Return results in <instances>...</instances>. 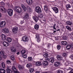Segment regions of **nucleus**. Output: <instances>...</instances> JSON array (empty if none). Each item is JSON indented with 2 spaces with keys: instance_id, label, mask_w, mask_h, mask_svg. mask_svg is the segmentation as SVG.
Returning a JSON list of instances; mask_svg holds the SVG:
<instances>
[{
  "instance_id": "nucleus-1",
  "label": "nucleus",
  "mask_w": 73,
  "mask_h": 73,
  "mask_svg": "<svg viewBox=\"0 0 73 73\" xmlns=\"http://www.w3.org/2000/svg\"><path fill=\"white\" fill-rule=\"evenodd\" d=\"M15 11H16V12L17 13H21L22 10H21V8L19 6H16L14 7Z\"/></svg>"
},
{
  "instance_id": "nucleus-2",
  "label": "nucleus",
  "mask_w": 73,
  "mask_h": 73,
  "mask_svg": "<svg viewBox=\"0 0 73 73\" xmlns=\"http://www.w3.org/2000/svg\"><path fill=\"white\" fill-rule=\"evenodd\" d=\"M7 13L10 16H12L13 15V10L11 9H8L7 11Z\"/></svg>"
},
{
  "instance_id": "nucleus-3",
  "label": "nucleus",
  "mask_w": 73,
  "mask_h": 73,
  "mask_svg": "<svg viewBox=\"0 0 73 73\" xmlns=\"http://www.w3.org/2000/svg\"><path fill=\"white\" fill-rule=\"evenodd\" d=\"M35 11L37 13L41 12V9L38 6L35 7Z\"/></svg>"
},
{
  "instance_id": "nucleus-4",
  "label": "nucleus",
  "mask_w": 73,
  "mask_h": 73,
  "mask_svg": "<svg viewBox=\"0 0 73 73\" xmlns=\"http://www.w3.org/2000/svg\"><path fill=\"white\" fill-rule=\"evenodd\" d=\"M28 37H27V36H24L22 38V40L21 41H24L25 42H26V41H28Z\"/></svg>"
},
{
  "instance_id": "nucleus-5",
  "label": "nucleus",
  "mask_w": 73,
  "mask_h": 73,
  "mask_svg": "<svg viewBox=\"0 0 73 73\" xmlns=\"http://www.w3.org/2000/svg\"><path fill=\"white\" fill-rule=\"evenodd\" d=\"M52 9L55 13H58L59 10L58 8L56 7H54Z\"/></svg>"
},
{
  "instance_id": "nucleus-6",
  "label": "nucleus",
  "mask_w": 73,
  "mask_h": 73,
  "mask_svg": "<svg viewBox=\"0 0 73 73\" xmlns=\"http://www.w3.org/2000/svg\"><path fill=\"white\" fill-rule=\"evenodd\" d=\"M36 38H37V41L38 42H40L41 41V38L38 35H36Z\"/></svg>"
},
{
  "instance_id": "nucleus-7",
  "label": "nucleus",
  "mask_w": 73,
  "mask_h": 73,
  "mask_svg": "<svg viewBox=\"0 0 73 73\" xmlns=\"http://www.w3.org/2000/svg\"><path fill=\"white\" fill-rule=\"evenodd\" d=\"M5 21H2L0 23V27H4L5 25Z\"/></svg>"
},
{
  "instance_id": "nucleus-8",
  "label": "nucleus",
  "mask_w": 73,
  "mask_h": 73,
  "mask_svg": "<svg viewBox=\"0 0 73 73\" xmlns=\"http://www.w3.org/2000/svg\"><path fill=\"white\" fill-rule=\"evenodd\" d=\"M26 1L28 5H32L33 4L32 0H26Z\"/></svg>"
},
{
  "instance_id": "nucleus-9",
  "label": "nucleus",
  "mask_w": 73,
  "mask_h": 73,
  "mask_svg": "<svg viewBox=\"0 0 73 73\" xmlns=\"http://www.w3.org/2000/svg\"><path fill=\"white\" fill-rule=\"evenodd\" d=\"M12 70L13 72H14V73H20L19 72L17 71L16 68L14 66H13L12 67Z\"/></svg>"
},
{
  "instance_id": "nucleus-10",
  "label": "nucleus",
  "mask_w": 73,
  "mask_h": 73,
  "mask_svg": "<svg viewBox=\"0 0 73 73\" xmlns=\"http://www.w3.org/2000/svg\"><path fill=\"white\" fill-rule=\"evenodd\" d=\"M2 31L3 32H4V33H8V32H9V30L8 29L5 28L2 29Z\"/></svg>"
},
{
  "instance_id": "nucleus-11",
  "label": "nucleus",
  "mask_w": 73,
  "mask_h": 73,
  "mask_svg": "<svg viewBox=\"0 0 73 73\" xmlns=\"http://www.w3.org/2000/svg\"><path fill=\"white\" fill-rule=\"evenodd\" d=\"M3 45L4 46H9V43L5 41H4L3 42Z\"/></svg>"
},
{
  "instance_id": "nucleus-12",
  "label": "nucleus",
  "mask_w": 73,
  "mask_h": 73,
  "mask_svg": "<svg viewBox=\"0 0 73 73\" xmlns=\"http://www.w3.org/2000/svg\"><path fill=\"white\" fill-rule=\"evenodd\" d=\"M1 36L2 40H3V41L4 40H6L7 39V38L6 37V36H5V35L2 34Z\"/></svg>"
},
{
  "instance_id": "nucleus-13",
  "label": "nucleus",
  "mask_w": 73,
  "mask_h": 73,
  "mask_svg": "<svg viewBox=\"0 0 73 73\" xmlns=\"http://www.w3.org/2000/svg\"><path fill=\"white\" fill-rule=\"evenodd\" d=\"M46 21V19H45V17H43L42 20L40 21V22L42 23H45Z\"/></svg>"
},
{
  "instance_id": "nucleus-14",
  "label": "nucleus",
  "mask_w": 73,
  "mask_h": 73,
  "mask_svg": "<svg viewBox=\"0 0 73 73\" xmlns=\"http://www.w3.org/2000/svg\"><path fill=\"white\" fill-rule=\"evenodd\" d=\"M33 18L35 22H37V21H38V18H37V17L35 16H34L33 17Z\"/></svg>"
},
{
  "instance_id": "nucleus-15",
  "label": "nucleus",
  "mask_w": 73,
  "mask_h": 73,
  "mask_svg": "<svg viewBox=\"0 0 73 73\" xmlns=\"http://www.w3.org/2000/svg\"><path fill=\"white\" fill-rule=\"evenodd\" d=\"M54 58L53 57L50 58L49 60V61L51 62H54Z\"/></svg>"
},
{
  "instance_id": "nucleus-16",
  "label": "nucleus",
  "mask_w": 73,
  "mask_h": 73,
  "mask_svg": "<svg viewBox=\"0 0 73 73\" xmlns=\"http://www.w3.org/2000/svg\"><path fill=\"white\" fill-rule=\"evenodd\" d=\"M27 9L28 11L30 12H32V9H31V8L28 6H27Z\"/></svg>"
},
{
  "instance_id": "nucleus-17",
  "label": "nucleus",
  "mask_w": 73,
  "mask_h": 73,
  "mask_svg": "<svg viewBox=\"0 0 73 73\" xmlns=\"http://www.w3.org/2000/svg\"><path fill=\"white\" fill-rule=\"evenodd\" d=\"M56 58L58 60H61L63 58L60 55H57Z\"/></svg>"
},
{
  "instance_id": "nucleus-18",
  "label": "nucleus",
  "mask_w": 73,
  "mask_h": 73,
  "mask_svg": "<svg viewBox=\"0 0 73 73\" xmlns=\"http://www.w3.org/2000/svg\"><path fill=\"white\" fill-rule=\"evenodd\" d=\"M5 9L3 7H2L1 6H0V11L2 12H4V11L5 10Z\"/></svg>"
},
{
  "instance_id": "nucleus-19",
  "label": "nucleus",
  "mask_w": 73,
  "mask_h": 73,
  "mask_svg": "<svg viewBox=\"0 0 73 73\" xmlns=\"http://www.w3.org/2000/svg\"><path fill=\"white\" fill-rule=\"evenodd\" d=\"M21 7H22L24 11H25L27 10V7L23 4H21Z\"/></svg>"
},
{
  "instance_id": "nucleus-20",
  "label": "nucleus",
  "mask_w": 73,
  "mask_h": 73,
  "mask_svg": "<svg viewBox=\"0 0 73 73\" xmlns=\"http://www.w3.org/2000/svg\"><path fill=\"white\" fill-rule=\"evenodd\" d=\"M0 73H5V70L3 68L0 69Z\"/></svg>"
},
{
  "instance_id": "nucleus-21",
  "label": "nucleus",
  "mask_w": 73,
  "mask_h": 73,
  "mask_svg": "<svg viewBox=\"0 0 73 73\" xmlns=\"http://www.w3.org/2000/svg\"><path fill=\"white\" fill-rule=\"evenodd\" d=\"M6 40L7 41H8V42H11L12 41V39L9 37L7 38Z\"/></svg>"
},
{
  "instance_id": "nucleus-22",
  "label": "nucleus",
  "mask_w": 73,
  "mask_h": 73,
  "mask_svg": "<svg viewBox=\"0 0 73 73\" xmlns=\"http://www.w3.org/2000/svg\"><path fill=\"white\" fill-rule=\"evenodd\" d=\"M27 67L29 69L31 68L32 67V64H27Z\"/></svg>"
},
{
  "instance_id": "nucleus-23",
  "label": "nucleus",
  "mask_w": 73,
  "mask_h": 73,
  "mask_svg": "<svg viewBox=\"0 0 73 73\" xmlns=\"http://www.w3.org/2000/svg\"><path fill=\"white\" fill-rule=\"evenodd\" d=\"M11 52H16V49H15L13 47H11Z\"/></svg>"
},
{
  "instance_id": "nucleus-24",
  "label": "nucleus",
  "mask_w": 73,
  "mask_h": 73,
  "mask_svg": "<svg viewBox=\"0 0 73 73\" xmlns=\"http://www.w3.org/2000/svg\"><path fill=\"white\" fill-rule=\"evenodd\" d=\"M35 64L36 66H39L41 65V62H37Z\"/></svg>"
},
{
  "instance_id": "nucleus-25",
  "label": "nucleus",
  "mask_w": 73,
  "mask_h": 73,
  "mask_svg": "<svg viewBox=\"0 0 73 73\" xmlns=\"http://www.w3.org/2000/svg\"><path fill=\"white\" fill-rule=\"evenodd\" d=\"M61 43L63 45H65L67 44V42L65 41H62Z\"/></svg>"
},
{
  "instance_id": "nucleus-26",
  "label": "nucleus",
  "mask_w": 73,
  "mask_h": 73,
  "mask_svg": "<svg viewBox=\"0 0 73 73\" xmlns=\"http://www.w3.org/2000/svg\"><path fill=\"white\" fill-rule=\"evenodd\" d=\"M34 28L35 29H38V28H39V26L38 25L36 24L34 26Z\"/></svg>"
},
{
  "instance_id": "nucleus-27",
  "label": "nucleus",
  "mask_w": 73,
  "mask_h": 73,
  "mask_svg": "<svg viewBox=\"0 0 73 73\" xmlns=\"http://www.w3.org/2000/svg\"><path fill=\"white\" fill-rule=\"evenodd\" d=\"M17 29H18L17 27H15L12 29L13 32H15V31H17Z\"/></svg>"
},
{
  "instance_id": "nucleus-28",
  "label": "nucleus",
  "mask_w": 73,
  "mask_h": 73,
  "mask_svg": "<svg viewBox=\"0 0 73 73\" xmlns=\"http://www.w3.org/2000/svg\"><path fill=\"white\" fill-rule=\"evenodd\" d=\"M28 13H26L25 16L24 18L25 19H27H27H28Z\"/></svg>"
},
{
  "instance_id": "nucleus-29",
  "label": "nucleus",
  "mask_w": 73,
  "mask_h": 73,
  "mask_svg": "<svg viewBox=\"0 0 73 73\" xmlns=\"http://www.w3.org/2000/svg\"><path fill=\"white\" fill-rule=\"evenodd\" d=\"M43 64L44 66H46L48 64V62L47 61H44L43 63Z\"/></svg>"
},
{
  "instance_id": "nucleus-30",
  "label": "nucleus",
  "mask_w": 73,
  "mask_h": 73,
  "mask_svg": "<svg viewBox=\"0 0 73 73\" xmlns=\"http://www.w3.org/2000/svg\"><path fill=\"white\" fill-rule=\"evenodd\" d=\"M66 24H67V25H72V22L70 21H67L66 22Z\"/></svg>"
},
{
  "instance_id": "nucleus-31",
  "label": "nucleus",
  "mask_w": 73,
  "mask_h": 73,
  "mask_svg": "<svg viewBox=\"0 0 73 73\" xmlns=\"http://www.w3.org/2000/svg\"><path fill=\"white\" fill-rule=\"evenodd\" d=\"M7 72L8 73H12V71L11 70L9 69V68H7L6 70Z\"/></svg>"
},
{
  "instance_id": "nucleus-32",
  "label": "nucleus",
  "mask_w": 73,
  "mask_h": 73,
  "mask_svg": "<svg viewBox=\"0 0 73 73\" xmlns=\"http://www.w3.org/2000/svg\"><path fill=\"white\" fill-rule=\"evenodd\" d=\"M54 65L55 66H57L59 65V63L58 62H56L54 63Z\"/></svg>"
},
{
  "instance_id": "nucleus-33",
  "label": "nucleus",
  "mask_w": 73,
  "mask_h": 73,
  "mask_svg": "<svg viewBox=\"0 0 73 73\" xmlns=\"http://www.w3.org/2000/svg\"><path fill=\"white\" fill-rule=\"evenodd\" d=\"M71 48V45H68L66 46V48L67 49H69Z\"/></svg>"
},
{
  "instance_id": "nucleus-34",
  "label": "nucleus",
  "mask_w": 73,
  "mask_h": 73,
  "mask_svg": "<svg viewBox=\"0 0 73 73\" xmlns=\"http://www.w3.org/2000/svg\"><path fill=\"white\" fill-rule=\"evenodd\" d=\"M1 65L2 66V68H4L5 67V63L4 62H2L1 63Z\"/></svg>"
},
{
  "instance_id": "nucleus-35",
  "label": "nucleus",
  "mask_w": 73,
  "mask_h": 73,
  "mask_svg": "<svg viewBox=\"0 0 73 73\" xmlns=\"http://www.w3.org/2000/svg\"><path fill=\"white\" fill-rule=\"evenodd\" d=\"M66 28L67 29H68V30H69V31H72L71 28H70V27L68 26H66Z\"/></svg>"
},
{
  "instance_id": "nucleus-36",
  "label": "nucleus",
  "mask_w": 73,
  "mask_h": 73,
  "mask_svg": "<svg viewBox=\"0 0 73 73\" xmlns=\"http://www.w3.org/2000/svg\"><path fill=\"white\" fill-rule=\"evenodd\" d=\"M71 5L69 4H67L66 5V7L67 8H71Z\"/></svg>"
},
{
  "instance_id": "nucleus-37",
  "label": "nucleus",
  "mask_w": 73,
  "mask_h": 73,
  "mask_svg": "<svg viewBox=\"0 0 73 73\" xmlns=\"http://www.w3.org/2000/svg\"><path fill=\"white\" fill-rule=\"evenodd\" d=\"M25 52H26V51H25V50H23L21 52V54H22L23 55L24 54V53H25Z\"/></svg>"
},
{
  "instance_id": "nucleus-38",
  "label": "nucleus",
  "mask_w": 73,
  "mask_h": 73,
  "mask_svg": "<svg viewBox=\"0 0 73 73\" xmlns=\"http://www.w3.org/2000/svg\"><path fill=\"white\" fill-rule=\"evenodd\" d=\"M48 6L45 5L44 6V9L45 11H47L48 10Z\"/></svg>"
},
{
  "instance_id": "nucleus-39",
  "label": "nucleus",
  "mask_w": 73,
  "mask_h": 73,
  "mask_svg": "<svg viewBox=\"0 0 73 73\" xmlns=\"http://www.w3.org/2000/svg\"><path fill=\"white\" fill-rule=\"evenodd\" d=\"M11 58L12 60H13V61H14V60H15V57L13 55H12L11 57Z\"/></svg>"
},
{
  "instance_id": "nucleus-40",
  "label": "nucleus",
  "mask_w": 73,
  "mask_h": 73,
  "mask_svg": "<svg viewBox=\"0 0 73 73\" xmlns=\"http://www.w3.org/2000/svg\"><path fill=\"white\" fill-rule=\"evenodd\" d=\"M57 48L58 50H60L61 49V46L60 45H58L57 46Z\"/></svg>"
},
{
  "instance_id": "nucleus-41",
  "label": "nucleus",
  "mask_w": 73,
  "mask_h": 73,
  "mask_svg": "<svg viewBox=\"0 0 73 73\" xmlns=\"http://www.w3.org/2000/svg\"><path fill=\"white\" fill-rule=\"evenodd\" d=\"M0 54L1 55L3 56L4 55V51H1L0 52Z\"/></svg>"
},
{
  "instance_id": "nucleus-42",
  "label": "nucleus",
  "mask_w": 73,
  "mask_h": 73,
  "mask_svg": "<svg viewBox=\"0 0 73 73\" xmlns=\"http://www.w3.org/2000/svg\"><path fill=\"white\" fill-rule=\"evenodd\" d=\"M43 56L45 57H48V54L47 53H46L43 55Z\"/></svg>"
},
{
  "instance_id": "nucleus-43",
  "label": "nucleus",
  "mask_w": 73,
  "mask_h": 73,
  "mask_svg": "<svg viewBox=\"0 0 73 73\" xmlns=\"http://www.w3.org/2000/svg\"><path fill=\"white\" fill-rule=\"evenodd\" d=\"M28 59L29 61H32V57H29Z\"/></svg>"
},
{
  "instance_id": "nucleus-44",
  "label": "nucleus",
  "mask_w": 73,
  "mask_h": 73,
  "mask_svg": "<svg viewBox=\"0 0 73 73\" xmlns=\"http://www.w3.org/2000/svg\"><path fill=\"white\" fill-rule=\"evenodd\" d=\"M69 64H70L69 63V62H66L65 64V65H66V66H68L69 65Z\"/></svg>"
},
{
  "instance_id": "nucleus-45",
  "label": "nucleus",
  "mask_w": 73,
  "mask_h": 73,
  "mask_svg": "<svg viewBox=\"0 0 73 73\" xmlns=\"http://www.w3.org/2000/svg\"><path fill=\"white\" fill-rule=\"evenodd\" d=\"M22 56L23 57H24V58H27V55L25 54H23Z\"/></svg>"
},
{
  "instance_id": "nucleus-46",
  "label": "nucleus",
  "mask_w": 73,
  "mask_h": 73,
  "mask_svg": "<svg viewBox=\"0 0 73 73\" xmlns=\"http://www.w3.org/2000/svg\"><path fill=\"white\" fill-rule=\"evenodd\" d=\"M30 72H33V71H34V69L33 68H31L30 69Z\"/></svg>"
},
{
  "instance_id": "nucleus-47",
  "label": "nucleus",
  "mask_w": 73,
  "mask_h": 73,
  "mask_svg": "<svg viewBox=\"0 0 73 73\" xmlns=\"http://www.w3.org/2000/svg\"><path fill=\"white\" fill-rule=\"evenodd\" d=\"M57 73H63V72L61 70H58L57 71Z\"/></svg>"
},
{
  "instance_id": "nucleus-48",
  "label": "nucleus",
  "mask_w": 73,
  "mask_h": 73,
  "mask_svg": "<svg viewBox=\"0 0 73 73\" xmlns=\"http://www.w3.org/2000/svg\"><path fill=\"white\" fill-rule=\"evenodd\" d=\"M62 56L63 57H66V53H63Z\"/></svg>"
},
{
  "instance_id": "nucleus-49",
  "label": "nucleus",
  "mask_w": 73,
  "mask_h": 73,
  "mask_svg": "<svg viewBox=\"0 0 73 73\" xmlns=\"http://www.w3.org/2000/svg\"><path fill=\"white\" fill-rule=\"evenodd\" d=\"M42 17H43V15H42V14H41L40 15L39 18L42 19L43 18Z\"/></svg>"
},
{
  "instance_id": "nucleus-50",
  "label": "nucleus",
  "mask_w": 73,
  "mask_h": 73,
  "mask_svg": "<svg viewBox=\"0 0 73 73\" xmlns=\"http://www.w3.org/2000/svg\"><path fill=\"white\" fill-rule=\"evenodd\" d=\"M18 67L19 69H23L22 66H20V65H19L18 66Z\"/></svg>"
},
{
  "instance_id": "nucleus-51",
  "label": "nucleus",
  "mask_w": 73,
  "mask_h": 73,
  "mask_svg": "<svg viewBox=\"0 0 73 73\" xmlns=\"http://www.w3.org/2000/svg\"><path fill=\"white\" fill-rule=\"evenodd\" d=\"M51 45V44H48L47 45V46L48 48H50V47Z\"/></svg>"
},
{
  "instance_id": "nucleus-52",
  "label": "nucleus",
  "mask_w": 73,
  "mask_h": 73,
  "mask_svg": "<svg viewBox=\"0 0 73 73\" xmlns=\"http://www.w3.org/2000/svg\"><path fill=\"white\" fill-rule=\"evenodd\" d=\"M70 57L71 58L72 60H73V55H71L70 56Z\"/></svg>"
},
{
  "instance_id": "nucleus-53",
  "label": "nucleus",
  "mask_w": 73,
  "mask_h": 73,
  "mask_svg": "<svg viewBox=\"0 0 73 73\" xmlns=\"http://www.w3.org/2000/svg\"><path fill=\"white\" fill-rule=\"evenodd\" d=\"M63 39L64 40H66L67 39V37L66 36H64L63 37Z\"/></svg>"
},
{
  "instance_id": "nucleus-54",
  "label": "nucleus",
  "mask_w": 73,
  "mask_h": 73,
  "mask_svg": "<svg viewBox=\"0 0 73 73\" xmlns=\"http://www.w3.org/2000/svg\"><path fill=\"white\" fill-rule=\"evenodd\" d=\"M7 64H10L11 63V61L9 60H7Z\"/></svg>"
},
{
  "instance_id": "nucleus-55",
  "label": "nucleus",
  "mask_w": 73,
  "mask_h": 73,
  "mask_svg": "<svg viewBox=\"0 0 73 73\" xmlns=\"http://www.w3.org/2000/svg\"><path fill=\"white\" fill-rule=\"evenodd\" d=\"M3 57L4 58H6V57H7V56L5 55H3Z\"/></svg>"
},
{
  "instance_id": "nucleus-56",
  "label": "nucleus",
  "mask_w": 73,
  "mask_h": 73,
  "mask_svg": "<svg viewBox=\"0 0 73 73\" xmlns=\"http://www.w3.org/2000/svg\"><path fill=\"white\" fill-rule=\"evenodd\" d=\"M68 73H73V70H71Z\"/></svg>"
},
{
  "instance_id": "nucleus-57",
  "label": "nucleus",
  "mask_w": 73,
  "mask_h": 73,
  "mask_svg": "<svg viewBox=\"0 0 73 73\" xmlns=\"http://www.w3.org/2000/svg\"><path fill=\"white\" fill-rule=\"evenodd\" d=\"M49 20L50 21H52V18H49Z\"/></svg>"
},
{
  "instance_id": "nucleus-58",
  "label": "nucleus",
  "mask_w": 73,
  "mask_h": 73,
  "mask_svg": "<svg viewBox=\"0 0 73 73\" xmlns=\"http://www.w3.org/2000/svg\"><path fill=\"white\" fill-rule=\"evenodd\" d=\"M24 23V22H23V21H21V24H23V23Z\"/></svg>"
},
{
  "instance_id": "nucleus-59",
  "label": "nucleus",
  "mask_w": 73,
  "mask_h": 73,
  "mask_svg": "<svg viewBox=\"0 0 73 73\" xmlns=\"http://www.w3.org/2000/svg\"><path fill=\"white\" fill-rule=\"evenodd\" d=\"M2 60V57L1 56H0V61H1Z\"/></svg>"
},
{
  "instance_id": "nucleus-60",
  "label": "nucleus",
  "mask_w": 73,
  "mask_h": 73,
  "mask_svg": "<svg viewBox=\"0 0 73 73\" xmlns=\"http://www.w3.org/2000/svg\"><path fill=\"white\" fill-rule=\"evenodd\" d=\"M35 73H40V72L38 71H36V72Z\"/></svg>"
},
{
  "instance_id": "nucleus-61",
  "label": "nucleus",
  "mask_w": 73,
  "mask_h": 73,
  "mask_svg": "<svg viewBox=\"0 0 73 73\" xmlns=\"http://www.w3.org/2000/svg\"><path fill=\"white\" fill-rule=\"evenodd\" d=\"M55 26H56V24H55L54 25H53V27L54 28L55 27Z\"/></svg>"
},
{
  "instance_id": "nucleus-62",
  "label": "nucleus",
  "mask_w": 73,
  "mask_h": 73,
  "mask_svg": "<svg viewBox=\"0 0 73 73\" xmlns=\"http://www.w3.org/2000/svg\"><path fill=\"white\" fill-rule=\"evenodd\" d=\"M19 53H20V52H18L17 53V54H19Z\"/></svg>"
},
{
  "instance_id": "nucleus-63",
  "label": "nucleus",
  "mask_w": 73,
  "mask_h": 73,
  "mask_svg": "<svg viewBox=\"0 0 73 73\" xmlns=\"http://www.w3.org/2000/svg\"><path fill=\"white\" fill-rule=\"evenodd\" d=\"M21 28V29H24V27H22Z\"/></svg>"
},
{
  "instance_id": "nucleus-64",
  "label": "nucleus",
  "mask_w": 73,
  "mask_h": 73,
  "mask_svg": "<svg viewBox=\"0 0 73 73\" xmlns=\"http://www.w3.org/2000/svg\"><path fill=\"white\" fill-rule=\"evenodd\" d=\"M56 32V31H53V33H55Z\"/></svg>"
}]
</instances>
